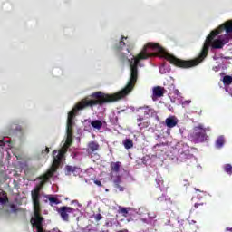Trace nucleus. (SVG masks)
<instances>
[{"label": "nucleus", "mask_w": 232, "mask_h": 232, "mask_svg": "<svg viewBox=\"0 0 232 232\" xmlns=\"http://www.w3.org/2000/svg\"><path fill=\"white\" fill-rule=\"evenodd\" d=\"M226 231H231V232H232V227H227L226 228Z\"/></svg>", "instance_id": "nucleus-36"}, {"label": "nucleus", "mask_w": 232, "mask_h": 232, "mask_svg": "<svg viewBox=\"0 0 232 232\" xmlns=\"http://www.w3.org/2000/svg\"><path fill=\"white\" fill-rule=\"evenodd\" d=\"M50 153V149L46 147L44 150H42V155H48Z\"/></svg>", "instance_id": "nucleus-27"}, {"label": "nucleus", "mask_w": 232, "mask_h": 232, "mask_svg": "<svg viewBox=\"0 0 232 232\" xmlns=\"http://www.w3.org/2000/svg\"><path fill=\"white\" fill-rule=\"evenodd\" d=\"M75 209L72 207L63 206L57 208V213L60 215L63 222H70V215L73 213Z\"/></svg>", "instance_id": "nucleus-7"}, {"label": "nucleus", "mask_w": 232, "mask_h": 232, "mask_svg": "<svg viewBox=\"0 0 232 232\" xmlns=\"http://www.w3.org/2000/svg\"><path fill=\"white\" fill-rule=\"evenodd\" d=\"M229 39H231V35L227 34L225 38L212 41L210 46L214 49L223 48L224 44H227V43H229Z\"/></svg>", "instance_id": "nucleus-8"}, {"label": "nucleus", "mask_w": 232, "mask_h": 232, "mask_svg": "<svg viewBox=\"0 0 232 232\" xmlns=\"http://www.w3.org/2000/svg\"><path fill=\"white\" fill-rule=\"evenodd\" d=\"M94 184H96V186H99L100 188L101 186H102V183L98 179L94 180Z\"/></svg>", "instance_id": "nucleus-34"}, {"label": "nucleus", "mask_w": 232, "mask_h": 232, "mask_svg": "<svg viewBox=\"0 0 232 232\" xmlns=\"http://www.w3.org/2000/svg\"><path fill=\"white\" fill-rule=\"evenodd\" d=\"M224 170L226 171V173H227L228 175H232V166L231 164H226L224 166Z\"/></svg>", "instance_id": "nucleus-26"}, {"label": "nucleus", "mask_w": 232, "mask_h": 232, "mask_svg": "<svg viewBox=\"0 0 232 232\" xmlns=\"http://www.w3.org/2000/svg\"><path fill=\"white\" fill-rule=\"evenodd\" d=\"M140 110L144 113V115H150V113H153L155 111L153 109L150 107H140Z\"/></svg>", "instance_id": "nucleus-24"}, {"label": "nucleus", "mask_w": 232, "mask_h": 232, "mask_svg": "<svg viewBox=\"0 0 232 232\" xmlns=\"http://www.w3.org/2000/svg\"><path fill=\"white\" fill-rule=\"evenodd\" d=\"M224 142H226L224 136H219L216 140V148H222V146H224Z\"/></svg>", "instance_id": "nucleus-23"}, {"label": "nucleus", "mask_w": 232, "mask_h": 232, "mask_svg": "<svg viewBox=\"0 0 232 232\" xmlns=\"http://www.w3.org/2000/svg\"><path fill=\"white\" fill-rule=\"evenodd\" d=\"M65 169H66V175H72V173H75V170L79 169V168L66 165Z\"/></svg>", "instance_id": "nucleus-22"}, {"label": "nucleus", "mask_w": 232, "mask_h": 232, "mask_svg": "<svg viewBox=\"0 0 232 232\" xmlns=\"http://www.w3.org/2000/svg\"><path fill=\"white\" fill-rule=\"evenodd\" d=\"M91 126H92L94 130H101V128H102V121L100 120H94L91 122Z\"/></svg>", "instance_id": "nucleus-19"}, {"label": "nucleus", "mask_w": 232, "mask_h": 232, "mask_svg": "<svg viewBox=\"0 0 232 232\" xmlns=\"http://www.w3.org/2000/svg\"><path fill=\"white\" fill-rule=\"evenodd\" d=\"M165 124L167 128H175V126L179 124V120H177L175 116H170L165 120Z\"/></svg>", "instance_id": "nucleus-14"}, {"label": "nucleus", "mask_w": 232, "mask_h": 232, "mask_svg": "<svg viewBox=\"0 0 232 232\" xmlns=\"http://www.w3.org/2000/svg\"><path fill=\"white\" fill-rule=\"evenodd\" d=\"M164 93H166V89L164 87L156 86L153 88V101H155V97H164Z\"/></svg>", "instance_id": "nucleus-12"}, {"label": "nucleus", "mask_w": 232, "mask_h": 232, "mask_svg": "<svg viewBox=\"0 0 232 232\" xmlns=\"http://www.w3.org/2000/svg\"><path fill=\"white\" fill-rule=\"evenodd\" d=\"M114 188L118 189V191H124V186H122V179H121V176H118L114 180Z\"/></svg>", "instance_id": "nucleus-15"}, {"label": "nucleus", "mask_w": 232, "mask_h": 232, "mask_svg": "<svg viewBox=\"0 0 232 232\" xmlns=\"http://www.w3.org/2000/svg\"><path fill=\"white\" fill-rule=\"evenodd\" d=\"M10 208H11L13 213H17V206H15L14 204H12L10 206Z\"/></svg>", "instance_id": "nucleus-30"}, {"label": "nucleus", "mask_w": 232, "mask_h": 232, "mask_svg": "<svg viewBox=\"0 0 232 232\" xmlns=\"http://www.w3.org/2000/svg\"><path fill=\"white\" fill-rule=\"evenodd\" d=\"M99 148H101V145H99L97 141H91L87 145V153H89V155H92V153L99 151Z\"/></svg>", "instance_id": "nucleus-10"}, {"label": "nucleus", "mask_w": 232, "mask_h": 232, "mask_svg": "<svg viewBox=\"0 0 232 232\" xmlns=\"http://www.w3.org/2000/svg\"><path fill=\"white\" fill-rule=\"evenodd\" d=\"M141 121H144V118L140 117L137 119L139 128H144V127H142V123H140Z\"/></svg>", "instance_id": "nucleus-28"}, {"label": "nucleus", "mask_w": 232, "mask_h": 232, "mask_svg": "<svg viewBox=\"0 0 232 232\" xmlns=\"http://www.w3.org/2000/svg\"><path fill=\"white\" fill-rule=\"evenodd\" d=\"M47 200H49L50 206H57L61 204V200L57 199L55 197L47 196Z\"/></svg>", "instance_id": "nucleus-18"}, {"label": "nucleus", "mask_w": 232, "mask_h": 232, "mask_svg": "<svg viewBox=\"0 0 232 232\" xmlns=\"http://www.w3.org/2000/svg\"><path fill=\"white\" fill-rule=\"evenodd\" d=\"M111 171L112 173H119V171H121V162L120 161L111 162Z\"/></svg>", "instance_id": "nucleus-16"}, {"label": "nucleus", "mask_w": 232, "mask_h": 232, "mask_svg": "<svg viewBox=\"0 0 232 232\" xmlns=\"http://www.w3.org/2000/svg\"><path fill=\"white\" fill-rule=\"evenodd\" d=\"M66 133H67V138L63 149L68 151V148H70V146H72L73 142V132L66 131Z\"/></svg>", "instance_id": "nucleus-13"}, {"label": "nucleus", "mask_w": 232, "mask_h": 232, "mask_svg": "<svg viewBox=\"0 0 232 232\" xmlns=\"http://www.w3.org/2000/svg\"><path fill=\"white\" fill-rule=\"evenodd\" d=\"M223 82H224L225 84H227V86H229V84L232 83V77L229 76V75L224 76V78H223Z\"/></svg>", "instance_id": "nucleus-25"}, {"label": "nucleus", "mask_w": 232, "mask_h": 232, "mask_svg": "<svg viewBox=\"0 0 232 232\" xmlns=\"http://www.w3.org/2000/svg\"><path fill=\"white\" fill-rule=\"evenodd\" d=\"M120 211L123 215H128V208H120Z\"/></svg>", "instance_id": "nucleus-29"}, {"label": "nucleus", "mask_w": 232, "mask_h": 232, "mask_svg": "<svg viewBox=\"0 0 232 232\" xmlns=\"http://www.w3.org/2000/svg\"><path fill=\"white\" fill-rule=\"evenodd\" d=\"M95 220H96L97 222H99V220H102V215L97 214V215L95 216Z\"/></svg>", "instance_id": "nucleus-32"}, {"label": "nucleus", "mask_w": 232, "mask_h": 232, "mask_svg": "<svg viewBox=\"0 0 232 232\" xmlns=\"http://www.w3.org/2000/svg\"><path fill=\"white\" fill-rule=\"evenodd\" d=\"M127 52H128V53H130V49L129 48H127Z\"/></svg>", "instance_id": "nucleus-38"}, {"label": "nucleus", "mask_w": 232, "mask_h": 232, "mask_svg": "<svg viewBox=\"0 0 232 232\" xmlns=\"http://www.w3.org/2000/svg\"><path fill=\"white\" fill-rule=\"evenodd\" d=\"M45 202H48V199H46Z\"/></svg>", "instance_id": "nucleus-40"}, {"label": "nucleus", "mask_w": 232, "mask_h": 232, "mask_svg": "<svg viewBox=\"0 0 232 232\" xmlns=\"http://www.w3.org/2000/svg\"><path fill=\"white\" fill-rule=\"evenodd\" d=\"M34 217L31 218L30 223L33 227L36 228V232H44L43 224L44 218L41 216V199H32Z\"/></svg>", "instance_id": "nucleus-3"}, {"label": "nucleus", "mask_w": 232, "mask_h": 232, "mask_svg": "<svg viewBox=\"0 0 232 232\" xmlns=\"http://www.w3.org/2000/svg\"><path fill=\"white\" fill-rule=\"evenodd\" d=\"M123 146H124L125 150H131V148H133V140L130 139H126L123 141Z\"/></svg>", "instance_id": "nucleus-20"}, {"label": "nucleus", "mask_w": 232, "mask_h": 232, "mask_svg": "<svg viewBox=\"0 0 232 232\" xmlns=\"http://www.w3.org/2000/svg\"><path fill=\"white\" fill-rule=\"evenodd\" d=\"M204 206V203H196L194 205L195 209H198V208H202Z\"/></svg>", "instance_id": "nucleus-31"}, {"label": "nucleus", "mask_w": 232, "mask_h": 232, "mask_svg": "<svg viewBox=\"0 0 232 232\" xmlns=\"http://www.w3.org/2000/svg\"><path fill=\"white\" fill-rule=\"evenodd\" d=\"M119 232H124V231H122V230H120Z\"/></svg>", "instance_id": "nucleus-39"}, {"label": "nucleus", "mask_w": 232, "mask_h": 232, "mask_svg": "<svg viewBox=\"0 0 232 232\" xmlns=\"http://www.w3.org/2000/svg\"><path fill=\"white\" fill-rule=\"evenodd\" d=\"M208 137L206 134V129L202 128V125L194 128V132L192 133V140L195 144H200V142H206Z\"/></svg>", "instance_id": "nucleus-6"}, {"label": "nucleus", "mask_w": 232, "mask_h": 232, "mask_svg": "<svg viewBox=\"0 0 232 232\" xmlns=\"http://www.w3.org/2000/svg\"><path fill=\"white\" fill-rule=\"evenodd\" d=\"M1 146H5V143L3 142V140H0V147Z\"/></svg>", "instance_id": "nucleus-37"}, {"label": "nucleus", "mask_w": 232, "mask_h": 232, "mask_svg": "<svg viewBox=\"0 0 232 232\" xmlns=\"http://www.w3.org/2000/svg\"><path fill=\"white\" fill-rule=\"evenodd\" d=\"M227 31L232 32V23L231 22L227 24Z\"/></svg>", "instance_id": "nucleus-33"}, {"label": "nucleus", "mask_w": 232, "mask_h": 232, "mask_svg": "<svg viewBox=\"0 0 232 232\" xmlns=\"http://www.w3.org/2000/svg\"><path fill=\"white\" fill-rule=\"evenodd\" d=\"M228 23H232V20L227 21L226 23L221 24L219 26V30L212 31L210 33V34L207 37L204 43V45L199 53V56L194 60L179 59L166 53V50H164V48H162V46H160V44L157 43L147 44L143 47L142 51L139 53V55H140V53H144L145 55H147V58H144V60L149 59V57H151V53H148V48H151L154 52H157L158 53H160V55H161L162 57H165L167 61H169L171 64H174V66H178V68H193V66H198V64H200V63H202V61H204L206 57H208V53H209V47L211 46V44L213 43V40L215 39V37H217V35H218L220 32H223V30H225V32L227 34H232V31L227 32ZM144 60L141 59V61H144Z\"/></svg>", "instance_id": "nucleus-2"}, {"label": "nucleus", "mask_w": 232, "mask_h": 232, "mask_svg": "<svg viewBox=\"0 0 232 232\" xmlns=\"http://www.w3.org/2000/svg\"><path fill=\"white\" fill-rule=\"evenodd\" d=\"M73 126H75V121L73 120H67L66 131L73 132Z\"/></svg>", "instance_id": "nucleus-21"}, {"label": "nucleus", "mask_w": 232, "mask_h": 232, "mask_svg": "<svg viewBox=\"0 0 232 232\" xmlns=\"http://www.w3.org/2000/svg\"><path fill=\"white\" fill-rule=\"evenodd\" d=\"M179 153L181 159H191V151L189 150V146L187 144L183 145L182 148L179 150Z\"/></svg>", "instance_id": "nucleus-9"}, {"label": "nucleus", "mask_w": 232, "mask_h": 232, "mask_svg": "<svg viewBox=\"0 0 232 232\" xmlns=\"http://www.w3.org/2000/svg\"><path fill=\"white\" fill-rule=\"evenodd\" d=\"M66 149H60L59 150H53V164L51 169H53V171H57L59 169V166L63 163V160H64V155L67 153Z\"/></svg>", "instance_id": "nucleus-5"}, {"label": "nucleus", "mask_w": 232, "mask_h": 232, "mask_svg": "<svg viewBox=\"0 0 232 232\" xmlns=\"http://www.w3.org/2000/svg\"><path fill=\"white\" fill-rule=\"evenodd\" d=\"M8 202V196L5 190L0 188V204H6Z\"/></svg>", "instance_id": "nucleus-17"}, {"label": "nucleus", "mask_w": 232, "mask_h": 232, "mask_svg": "<svg viewBox=\"0 0 232 232\" xmlns=\"http://www.w3.org/2000/svg\"><path fill=\"white\" fill-rule=\"evenodd\" d=\"M124 46H130V42H128V37L121 36L120 42L115 44V50L121 52V50H122Z\"/></svg>", "instance_id": "nucleus-11"}, {"label": "nucleus", "mask_w": 232, "mask_h": 232, "mask_svg": "<svg viewBox=\"0 0 232 232\" xmlns=\"http://www.w3.org/2000/svg\"><path fill=\"white\" fill-rule=\"evenodd\" d=\"M148 55L141 53L135 56L132 60H129L130 68V76L126 87L115 94H106L102 92H93L89 97L82 99L78 102L75 107L68 113L67 121H73L75 119L76 113L81 110H85V108H93V106H102V104H108L110 102H115L120 101L123 97H126L128 93L135 88L137 84V80L139 79V64L141 59H147Z\"/></svg>", "instance_id": "nucleus-1"}, {"label": "nucleus", "mask_w": 232, "mask_h": 232, "mask_svg": "<svg viewBox=\"0 0 232 232\" xmlns=\"http://www.w3.org/2000/svg\"><path fill=\"white\" fill-rule=\"evenodd\" d=\"M44 232H61L59 229H52V230H44Z\"/></svg>", "instance_id": "nucleus-35"}, {"label": "nucleus", "mask_w": 232, "mask_h": 232, "mask_svg": "<svg viewBox=\"0 0 232 232\" xmlns=\"http://www.w3.org/2000/svg\"><path fill=\"white\" fill-rule=\"evenodd\" d=\"M56 171H53V169H51L42 176H40V183L34 187V188L31 191V198L32 200H41V189H43V186L50 180L51 177H53V174Z\"/></svg>", "instance_id": "nucleus-4"}]
</instances>
